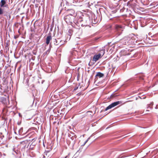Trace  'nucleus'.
Wrapping results in <instances>:
<instances>
[{
  "mask_svg": "<svg viewBox=\"0 0 158 158\" xmlns=\"http://www.w3.org/2000/svg\"><path fill=\"white\" fill-rule=\"evenodd\" d=\"M77 20L78 23H81V26H87L90 22L88 15L85 14H82L81 12H78Z\"/></svg>",
  "mask_w": 158,
  "mask_h": 158,
  "instance_id": "1",
  "label": "nucleus"
},
{
  "mask_svg": "<svg viewBox=\"0 0 158 158\" xmlns=\"http://www.w3.org/2000/svg\"><path fill=\"white\" fill-rule=\"evenodd\" d=\"M67 13H68L69 15L66 16L64 17V19L65 21L67 22L68 21L67 20V19H69V15H70L72 16H73L74 17H76V16H77L78 15V13H75V11L72 9H68L67 10Z\"/></svg>",
  "mask_w": 158,
  "mask_h": 158,
  "instance_id": "2",
  "label": "nucleus"
},
{
  "mask_svg": "<svg viewBox=\"0 0 158 158\" xmlns=\"http://www.w3.org/2000/svg\"><path fill=\"white\" fill-rule=\"evenodd\" d=\"M123 104V102L122 101H118L114 102L108 106L105 109V111H106L109 109L114 107V106L119 105Z\"/></svg>",
  "mask_w": 158,
  "mask_h": 158,
  "instance_id": "3",
  "label": "nucleus"
},
{
  "mask_svg": "<svg viewBox=\"0 0 158 158\" xmlns=\"http://www.w3.org/2000/svg\"><path fill=\"white\" fill-rule=\"evenodd\" d=\"M115 28L117 31H119L118 35H120L121 33V31H123L124 28V26L116 24L115 26Z\"/></svg>",
  "mask_w": 158,
  "mask_h": 158,
  "instance_id": "4",
  "label": "nucleus"
},
{
  "mask_svg": "<svg viewBox=\"0 0 158 158\" xmlns=\"http://www.w3.org/2000/svg\"><path fill=\"white\" fill-rule=\"evenodd\" d=\"M102 56V55L98 54L95 55L93 58V60L95 61H97Z\"/></svg>",
  "mask_w": 158,
  "mask_h": 158,
  "instance_id": "5",
  "label": "nucleus"
},
{
  "mask_svg": "<svg viewBox=\"0 0 158 158\" xmlns=\"http://www.w3.org/2000/svg\"><path fill=\"white\" fill-rule=\"evenodd\" d=\"M52 39V37L51 35L48 36L46 38V43L48 45L50 42V41Z\"/></svg>",
  "mask_w": 158,
  "mask_h": 158,
  "instance_id": "6",
  "label": "nucleus"
},
{
  "mask_svg": "<svg viewBox=\"0 0 158 158\" xmlns=\"http://www.w3.org/2000/svg\"><path fill=\"white\" fill-rule=\"evenodd\" d=\"M52 43L55 45H58L59 44V42L61 41L59 40H56V39H54L52 40Z\"/></svg>",
  "mask_w": 158,
  "mask_h": 158,
  "instance_id": "7",
  "label": "nucleus"
},
{
  "mask_svg": "<svg viewBox=\"0 0 158 158\" xmlns=\"http://www.w3.org/2000/svg\"><path fill=\"white\" fill-rule=\"evenodd\" d=\"M104 74L101 72H98L96 74L95 77H98L99 78H101L102 77L104 76Z\"/></svg>",
  "mask_w": 158,
  "mask_h": 158,
  "instance_id": "8",
  "label": "nucleus"
},
{
  "mask_svg": "<svg viewBox=\"0 0 158 158\" xmlns=\"http://www.w3.org/2000/svg\"><path fill=\"white\" fill-rule=\"evenodd\" d=\"M119 2H120L122 0H118ZM120 2L118 4H116V5H115V6L116 8V9H118L121 6V5H119Z\"/></svg>",
  "mask_w": 158,
  "mask_h": 158,
  "instance_id": "9",
  "label": "nucleus"
},
{
  "mask_svg": "<svg viewBox=\"0 0 158 158\" xmlns=\"http://www.w3.org/2000/svg\"><path fill=\"white\" fill-rule=\"evenodd\" d=\"M1 7H3L4 6V5L6 3V1L4 0H2L1 1Z\"/></svg>",
  "mask_w": 158,
  "mask_h": 158,
  "instance_id": "10",
  "label": "nucleus"
},
{
  "mask_svg": "<svg viewBox=\"0 0 158 158\" xmlns=\"http://www.w3.org/2000/svg\"><path fill=\"white\" fill-rule=\"evenodd\" d=\"M105 53V50H102L100 51V53L98 54L102 55V56Z\"/></svg>",
  "mask_w": 158,
  "mask_h": 158,
  "instance_id": "11",
  "label": "nucleus"
},
{
  "mask_svg": "<svg viewBox=\"0 0 158 158\" xmlns=\"http://www.w3.org/2000/svg\"><path fill=\"white\" fill-rule=\"evenodd\" d=\"M152 104H150V105H148V107H147L148 109H152Z\"/></svg>",
  "mask_w": 158,
  "mask_h": 158,
  "instance_id": "12",
  "label": "nucleus"
},
{
  "mask_svg": "<svg viewBox=\"0 0 158 158\" xmlns=\"http://www.w3.org/2000/svg\"><path fill=\"white\" fill-rule=\"evenodd\" d=\"M124 157L123 156H122L121 155H119L117 156L115 158H124Z\"/></svg>",
  "mask_w": 158,
  "mask_h": 158,
  "instance_id": "13",
  "label": "nucleus"
},
{
  "mask_svg": "<svg viewBox=\"0 0 158 158\" xmlns=\"http://www.w3.org/2000/svg\"><path fill=\"white\" fill-rule=\"evenodd\" d=\"M3 10L2 9L0 8V15H2L3 14Z\"/></svg>",
  "mask_w": 158,
  "mask_h": 158,
  "instance_id": "14",
  "label": "nucleus"
},
{
  "mask_svg": "<svg viewBox=\"0 0 158 158\" xmlns=\"http://www.w3.org/2000/svg\"><path fill=\"white\" fill-rule=\"evenodd\" d=\"M28 81H29V80L28 79H27L26 80V84L28 86L29 85L28 84Z\"/></svg>",
  "mask_w": 158,
  "mask_h": 158,
  "instance_id": "15",
  "label": "nucleus"
},
{
  "mask_svg": "<svg viewBox=\"0 0 158 158\" xmlns=\"http://www.w3.org/2000/svg\"><path fill=\"white\" fill-rule=\"evenodd\" d=\"M3 137H4L3 135H2V134H0V138L1 139H2Z\"/></svg>",
  "mask_w": 158,
  "mask_h": 158,
  "instance_id": "16",
  "label": "nucleus"
},
{
  "mask_svg": "<svg viewBox=\"0 0 158 158\" xmlns=\"http://www.w3.org/2000/svg\"><path fill=\"white\" fill-rule=\"evenodd\" d=\"M22 128H21L19 131V134H20L21 133V131H22Z\"/></svg>",
  "mask_w": 158,
  "mask_h": 158,
  "instance_id": "17",
  "label": "nucleus"
},
{
  "mask_svg": "<svg viewBox=\"0 0 158 158\" xmlns=\"http://www.w3.org/2000/svg\"><path fill=\"white\" fill-rule=\"evenodd\" d=\"M94 23H95L96 22H97V21L95 20V19H94Z\"/></svg>",
  "mask_w": 158,
  "mask_h": 158,
  "instance_id": "18",
  "label": "nucleus"
},
{
  "mask_svg": "<svg viewBox=\"0 0 158 158\" xmlns=\"http://www.w3.org/2000/svg\"><path fill=\"white\" fill-rule=\"evenodd\" d=\"M89 138L85 142L84 144H85L88 141L89 139Z\"/></svg>",
  "mask_w": 158,
  "mask_h": 158,
  "instance_id": "19",
  "label": "nucleus"
},
{
  "mask_svg": "<svg viewBox=\"0 0 158 158\" xmlns=\"http://www.w3.org/2000/svg\"><path fill=\"white\" fill-rule=\"evenodd\" d=\"M77 88H78L77 87L75 88L74 90H76L77 89Z\"/></svg>",
  "mask_w": 158,
  "mask_h": 158,
  "instance_id": "20",
  "label": "nucleus"
},
{
  "mask_svg": "<svg viewBox=\"0 0 158 158\" xmlns=\"http://www.w3.org/2000/svg\"><path fill=\"white\" fill-rule=\"evenodd\" d=\"M17 37H16V36H14V38H15V39H16V38H17Z\"/></svg>",
  "mask_w": 158,
  "mask_h": 158,
  "instance_id": "21",
  "label": "nucleus"
},
{
  "mask_svg": "<svg viewBox=\"0 0 158 158\" xmlns=\"http://www.w3.org/2000/svg\"><path fill=\"white\" fill-rule=\"evenodd\" d=\"M69 21L70 22H72V20H69Z\"/></svg>",
  "mask_w": 158,
  "mask_h": 158,
  "instance_id": "22",
  "label": "nucleus"
},
{
  "mask_svg": "<svg viewBox=\"0 0 158 158\" xmlns=\"http://www.w3.org/2000/svg\"><path fill=\"white\" fill-rule=\"evenodd\" d=\"M146 111H149V110H147Z\"/></svg>",
  "mask_w": 158,
  "mask_h": 158,
  "instance_id": "23",
  "label": "nucleus"
},
{
  "mask_svg": "<svg viewBox=\"0 0 158 158\" xmlns=\"http://www.w3.org/2000/svg\"><path fill=\"white\" fill-rule=\"evenodd\" d=\"M67 158V156H66L65 157V158Z\"/></svg>",
  "mask_w": 158,
  "mask_h": 158,
  "instance_id": "24",
  "label": "nucleus"
},
{
  "mask_svg": "<svg viewBox=\"0 0 158 158\" xmlns=\"http://www.w3.org/2000/svg\"><path fill=\"white\" fill-rule=\"evenodd\" d=\"M19 116H20V114H19Z\"/></svg>",
  "mask_w": 158,
  "mask_h": 158,
  "instance_id": "25",
  "label": "nucleus"
},
{
  "mask_svg": "<svg viewBox=\"0 0 158 158\" xmlns=\"http://www.w3.org/2000/svg\"><path fill=\"white\" fill-rule=\"evenodd\" d=\"M34 54H35H35H35V53H34Z\"/></svg>",
  "mask_w": 158,
  "mask_h": 158,
  "instance_id": "26",
  "label": "nucleus"
}]
</instances>
